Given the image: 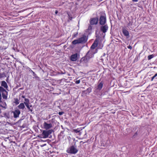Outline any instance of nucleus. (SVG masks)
<instances>
[{
  "mask_svg": "<svg viewBox=\"0 0 157 157\" xmlns=\"http://www.w3.org/2000/svg\"><path fill=\"white\" fill-rule=\"evenodd\" d=\"M87 40L86 36L84 35L82 37L77 40H75L72 41V43L73 44L75 45L78 44H84L85 43Z\"/></svg>",
  "mask_w": 157,
  "mask_h": 157,
  "instance_id": "f257e3e1",
  "label": "nucleus"
},
{
  "mask_svg": "<svg viewBox=\"0 0 157 157\" xmlns=\"http://www.w3.org/2000/svg\"><path fill=\"white\" fill-rule=\"evenodd\" d=\"M106 22V17L105 14L100 16L99 23L101 25H104Z\"/></svg>",
  "mask_w": 157,
  "mask_h": 157,
  "instance_id": "f03ea898",
  "label": "nucleus"
},
{
  "mask_svg": "<svg viewBox=\"0 0 157 157\" xmlns=\"http://www.w3.org/2000/svg\"><path fill=\"white\" fill-rule=\"evenodd\" d=\"M52 129L49 130L48 131L44 130L42 133V135L44 138H46L48 137L49 134L52 133L53 131Z\"/></svg>",
  "mask_w": 157,
  "mask_h": 157,
  "instance_id": "7ed1b4c3",
  "label": "nucleus"
},
{
  "mask_svg": "<svg viewBox=\"0 0 157 157\" xmlns=\"http://www.w3.org/2000/svg\"><path fill=\"white\" fill-rule=\"evenodd\" d=\"M78 151V150L74 146H72L71 147L68 152L71 154H75L77 153Z\"/></svg>",
  "mask_w": 157,
  "mask_h": 157,
  "instance_id": "20e7f679",
  "label": "nucleus"
},
{
  "mask_svg": "<svg viewBox=\"0 0 157 157\" xmlns=\"http://www.w3.org/2000/svg\"><path fill=\"white\" fill-rule=\"evenodd\" d=\"M98 17L92 18L90 19V23L91 25H96L98 21Z\"/></svg>",
  "mask_w": 157,
  "mask_h": 157,
  "instance_id": "39448f33",
  "label": "nucleus"
},
{
  "mask_svg": "<svg viewBox=\"0 0 157 157\" xmlns=\"http://www.w3.org/2000/svg\"><path fill=\"white\" fill-rule=\"evenodd\" d=\"M99 42V39L98 38H96L94 42L91 46L90 48L92 49H94L98 45Z\"/></svg>",
  "mask_w": 157,
  "mask_h": 157,
  "instance_id": "423d86ee",
  "label": "nucleus"
},
{
  "mask_svg": "<svg viewBox=\"0 0 157 157\" xmlns=\"http://www.w3.org/2000/svg\"><path fill=\"white\" fill-rule=\"evenodd\" d=\"M12 113L13 114V117L16 118L19 117V115L21 113L20 111L18 109H16L14 111H13Z\"/></svg>",
  "mask_w": 157,
  "mask_h": 157,
  "instance_id": "0eeeda50",
  "label": "nucleus"
},
{
  "mask_svg": "<svg viewBox=\"0 0 157 157\" xmlns=\"http://www.w3.org/2000/svg\"><path fill=\"white\" fill-rule=\"evenodd\" d=\"M43 126L44 128L46 130H48L51 128L52 126V124L51 123L48 124L47 122H44L43 124Z\"/></svg>",
  "mask_w": 157,
  "mask_h": 157,
  "instance_id": "6e6552de",
  "label": "nucleus"
},
{
  "mask_svg": "<svg viewBox=\"0 0 157 157\" xmlns=\"http://www.w3.org/2000/svg\"><path fill=\"white\" fill-rule=\"evenodd\" d=\"M122 30L124 35L127 38H128L129 37V33L128 30L124 27H123Z\"/></svg>",
  "mask_w": 157,
  "mask_h": 157,
  "instance_id": "1a4fd4ad",
  "label": "nucleus"
},
{
  "mask_svg": "<svg viewBox=\"0 0 157 157\" xmlns=\"http://www.w3.org/2000/svg\"><path fill=\"white\" fill-rule=\"evenodd\" d=\"M108 29V25H105L101 27L100 30L103 33H105L107 31Z\"/></svg>",
  "mask_w": 157,
  "mask_h": 157,
  "instance_id": "9d476101",
  "label": "nucleus"
},
{
  "mask_svg": "<svg viewBox=\"0 0 157 157\" xmlns=\"http://www.w3.org/2000/svg\"><path fill=\"white\" fill-rule=\"evenodd\" d=\"M3 117L6 119H9L11 118V115L10 112H7L4 113H3Z\"/></svg>",
  "mask_w": 157,
  "mask_h": 157,
  "instance_id": "9b49d317",
  "label": "nucleus"
},
{
  "mask_svg": "<svg viewBox=\"0 0 157 157\" xmlns=\"http://www.w3.org/2000/svg\"><path fill=\"white\" fill-rule=\"evenodd\" d=\"M78 54L75 53L71 56L70 59L72 61H75L78 59Z\"/></svg>",
  "mask_w": 157,
  "mask_h": 157,
  "instance_id": "f8f14e48",
  "label": "nucleus"
},
{
  "mask_svg": "<svg viewBox=\"0 0 157 157\" xmlns=\"http://www.w3.org/2000/svg\"><path fill=\"white\" fill-rule=\"evenodd\" d=\"M133 24V19L128 18V21L126 22V26L129 28L130 26L132 25Z\"/></svg>",
  "mask_w": 157,
  "mask_h": 157,
  "instance_id": "ddd939ff",
  "label": "nucleus"
},
{
  "mask_svg": "<svg viewBox=\"0 0 157 157\" xmlns=\"http://www.w3.org/2000/svg\"><path fill=\"white\" fill-rule=\"evenodd\" d=\"M0 106L5 109L7 107V105L5 101H2L0 99Z\"/></svg>",
  "mask_w": 157,
  "mask_h": 157,
  "instance_id": "4468645a",
  "label": "nucleus"
},
{
  "mask_svg": "<svg viewBox=\"0 0 157 157\" xmlns=\"http://www.w3.org/2000/svg\"><path fill=\"white\" fill-rule=\"evenodd\" d=\"M103 82L102 81L97 86V90H100L102 88L103 85Z\"/></svg>",
  "mask_w": 157,
  "mask_h": 157,
  "instance_id": "2eb2a0df",
  "label": "nucleus"
},
{
  "mask_svg": "<svg viewBox=\"0 0 157 157\" xmlns=\"http://www.w3.org/2000/svg\"><path fill=\"white\" fill-rule=\"evenodd\" d=\"M1 86L6 89L8 87L7 83L4 81H2Z\"/></svg>",
  "mask_w": 157,
  "mask_h": 157,
  "instance_id": "dca6fc26",
  "label": "nucleus"
},
{
  "mask_svg": "<svg viewBox=\"0 0 157 157\" xmlns=\"http://www.w3.org/2000/svg\"><path fill=\"white\" fill-rule=\"evenodd\" d=\"M1 92L2 93V92H7L2 87V86H0V99H1Z\"/></svg>",
  "mask_w": 157,
  "mask_h": 157,
  "instance_id": "f3484780",
  "label": "nucleus"
},
{
  "mask_svg": "<svg viewBox=\"0 0 157 157\" xmlns=\"http://www.w3.org/2000/svg\"><path fill=\"white\" fill-rule=\"evenodd\" d=\"M18 109H23L25 108V106L24 103H21L18 106Z\"/></svg>",
  "mask_w": 157,
  "mask_h": 157,
  "instance_id": "a211bd4d",
  "label": "nucleus"
},
{
  "mask_svg": "<svg viewBox=\"0 0 157 157\" xmlns=\"http://www.w3.org/2000/svg\"><path fill=\"white\" fill-rule=\"evenodd\" d=\"M14 101L13 103H15L16 105H17L19 103V100L17 98H14Z\"/></svg>",
  "mask_w": 157,
  "mask_h": 157,
  "instance_id": "6ab92c4d",
  "label": "nucleus"
},
{
  "mask_svg": "<svg viewBox=\"0 0 157 157\" xmlns=\"http://www.w3.org/2000/svg\"><path fill=\"white\" fill-rule=\"evenodd\" d=\"M92 90V89L91 87H89L86 90H84V92H86L89 94L91 91Z\"/></svg>",
  "mask_w": 157,
  "mask_h": 157,
  "instance_id": "aec40b11",
  "label": "nucleus"
},
{
  "mask_svg": "<svg viewBox=\"0 0 157 157\" xmlns=\"http://www.w3.org/2000/svg\"><path fill=\"white\" fill-rule=\"evenodd\" d=\"M25 101L24 102V104H25V105L27 104L28 105L29 104V101L28 99L25 98L24 99Z\"/></svg>",
  "mask_w": 157,
  "mask_h": 157,
  "instance_id": "412c9836",
  "label": "nucleus"
},
{
  "mask_svg": "<svg viewBox=\"0 0 157 157\" xmlns=\"http://www.w3.org/2000/svg\"><path fill=\"white\" fill-rule=\"evenodd\" d=\"M157 79V73L155 74L151 78V81H153L154 78Z\"/></svg>",
  "mask_w": 157,
  "mask_h": 157,
  "instance_id": "4be33fe9",
  "label": "nucleus"
},
{
  "mask_svg": "<svg viewBox=\"0 0 157 157\" xmlns=\"http://www.w3.org/2000/svg\"><path fill=\"white\" fill-rule=\"evenodd\" d=\"M154 56L153 55H151L148 56L147 57L148 59L149 60L154 57Z\"/></svg>",
  "mask_w": 157,
  "mask_h": 157,
  "instance_id": "5701e85b",
  "label": "nucleus"
},
{
  "mask_svg": "<svg viewBox=\"0 0 157 157\" xmlns=\"http://www.w3.org/2000/svg\"><path fill=\"white\" fill-rule=\"evenodd\" d=\"M25 106H26V107L28 108V109L29 110V111H30V112H32L33 109H31L30 108V107H29V104L28 105H27V104H26V105H25Z\"/></svg>",
  "mask_w": 157,
  "mask_h": 157,
  "instance_id": "b1692460",
  "label": "nucleus"
},
{
  "mask_svg": "<svg viewBox=\"0 0 157 157\" xmlns=\"http://www.w3.org/2000/svg\"><path fill=\"white\" fill-rule=\"evenodd\" d=\"M73 131L74 132L76 133H78L80 132V130H79V128H77V129H74L73 130Z\"/></svg>",
  "mask_w": 157,
  "mask_h": 157,
  "instance_id": "393cba45",
  "label": "nucleus"
},
{
  "mask_svg": "<svg viewBox=\"0 0 157 157\" xmlns=\"http://www.w3.org/2000/svg\"><path fill=\"white\" fill-rule=\"evenodd\" d=\"M78 34V33L77 32L76 33H74L72 36V38H75L77 36V35Z\"/></svg>",
  "mask_w": 157,
  "mask_h": 157,
  "instance_id": "a878e982",
  "label": "nucleus"
},
{
  "mask_svg": "<svg viewBox=\"0 0 157 157\" xmlns=\"http://www.w3.org/2000/svg\"><path fill=\"white\" fill-rule=\"evenodd\" d=\"M2 97L3 98L6 99L7 98V96L4 94V92L2 93Z\"/></svg>",
  "mask_w": 157,
  "mask_h": 157,
  "instance_id": "bb28decb",
  "label": "nucleus"
},
{
  "mask_svg": "<svg viewBox=\"0 0 157 157\" xmlns=\"http://www.w3.org/2000/svg\"><path fill=\"white\" fill-rule=\"evenodd\" d=\"M80 80H77L75 81V83L76 84H79L80 83Z\"/></svg>",
  "mask_w": 157,
  "mask_h": 157,
  "instance_id": "cd10ccee",
  "label": "nucleus"
},
{
  "mask_svg": "<svg viewBox=\"0 0 157 157\" xmlns=\"http://www.w3.org/2000/svg\"><path fill=\"white\" fill-rule=\"evenodd\" d=\"M127 48L128 49H130L131 50L132 49V47L130 45L128 46H127Z\"/></svg>",
  "mask_w": 157,
  "mask_h": 157,
  "instance_id": "c85d7f7f",
  "label": "nucleus"
},
{
  "mask_svg": "<svg viewBox=\"0 0 157 157\" xmlns=\"http://www.w3.org/2000/svg\"><path fill=\"white\" fill-rule=\"evenodd\" d=\"M64 113V112H59V114L60 115H62Z\"/></svg>",
  "mask_w": 157,
  "mask_h": 157,
  "instance_id": "c756f323",
  "label": "nucleus"
},
{
  "mask_svg": "<svg viewBox=\"0 0 157 157\" xmlns=\"http://www.w3.org/2000/svg\"><path fill=\"white\" fill-rule=\"evenodd\" d=\"M88 29L89 30H91L92 29V27L91 25H90L88 26Z\"/></svg>",
  "mask_w": 157,
  "mask_h": 157,
  "instance_id": "7c9ffc66",
  "label": "nucleus"
},
{
  "mask_svg": "<svg viewBox=\"0 0 157 157\" xmlns=\"http://www.w3.org/2000/svg\"><path fill=\"white\" fill-rule=\"evenodd\" d=\"M68 14V16L69 17V19L70 20H71L72 19V17H70V15L69 14Z\"/></svg>",
  "mask_w": 157,
  "mask_h": 157,
  "instance_id": "2f4dec72",
  "label": "nucleus"
},
{
  "mask_svg": "<svg viewBox=\"0 0 157 157\" xmlns=\"http://www.w3.org/2000/svg\"><path fill=\"white\" fill-rule=\"evenodd\" d=\"M31 71L32 72L33 76H35L36 75V74L32 70H31Z\"/></svg>",
  "mask_w": 157,
  "mask_h": 157,
  "instance_id": "473e14b6",
  "label": "nucleus"
},
{
  "mask_svg": "<svg viewBox=\"0 0 157 157\" xmlns=\"http://www.w3.org/2000/svg\"><path fill=\"white\" fill-rule=\"evenodd\" d=\"M2 145L3 147H4L6 149V146H4L3 144L2 143Z\"/></svg>",
  "mask_w": 157,
  "mask_h": 157,
  "instance_id": "72a5a7b5",
  "label": "nucleus"
},
{
  "mask_svg": "<svg viewBox=\"0 0 157 157\" xmlns=\"http://www.w3.org/2000/svg\"><path fill=\"white\" fill-rule=\"evenodd\" d=\"M132 1L133 2H137L138 1V0H132Z\"/></svg>",
  "mask_w": 157,
  "mask_h": 157,
  "instance_id": "f704fd0d",
  "label": "nucleus"
},
{
  "mask_svg": "<svg viewBox=\"0 0 157 157\" xmlns=\"http://www.w3.org/2000/svg\"><path fill=\"white\" fill-rule=\"evenodd\" d=\"M58 13V11L57 10H56V11H55V13L56 14H57Z\"/></svg>",
  "mask_w": 157,
  "mask_h": 157,
  "instance_id": "c9c22d12",
  "label": "nucleus"
},
{
  "mask_svg": "<svg viewBox=\"0 0 157 157\" xmlns=\"http://www.w3.org/2000/svg\"><path fill=\"white\" fill-rule=\"evenodd\" d=\"M22 98H25V96H24V95H22Z\"/></svg>",
  "mask_w": 157,
  "mask_h": 157,
  "instance_id": "e433bc0d",
  "label": "nucleus"
},
{
  "mask_svg": "<svg viewBox=\"0 0 157 157\" xmlns=\"http://www.w3.org/2000/svg\"><path fill=\"white\" fill-rule=\"evenodd\" d=\"M29 106L30 107H31L32 106V105H29Z\"/></svg>",
  "mask_w": 157,
  "mask_h": 157,
  "instance_id": "4c0bfd02",
  "label": "nucleus"
},
{
  "mask_svg": "<svg viewBox=\"0 0 157 157\" xmlns=\"http://www.w3.org/2000/svg\"><path fill=\"white\" fill-rule=\"evenodd\" d=\"M1 113V109L0 108V113Z\"/></svg>",
  "mask_w": 157,
  "mask_h": 157,
  "instance_id": "58836bf2",
  "label": "nucleus"
},
{
  "mask_svg": "<svg viewBox=\"0 0 157 157\" xmlns=\"http://www.w3.org/2000/svg\"><path fill=\"white\" fill-rule=\"evenodd\" d=\"M100 0L101 1H102L103 0Z\"/></svg>",
  "mask_w": 157,
  "mask_h": 157,
  "instance_id": "ea45409f",
  "label": "nucleus"
},
{
  "mask_svg": "<svg viewBox=\"0 0 157 157\" xmlns=\"http://www.w3.org/2000/svg\"><path fill=\"white\" fill-rule=\"evenodd\" d=\"M90 52V51H89V52H88V53H89Z\"/></svg>",
  "mask_w": 157,
  "mask_h": 157,
  "instance_id": "a19ab883",
  "label": "nucleus"
},
{
  "mask_svg": "<svg viewBox=\"0 0 157 157\" xmlns=\"http://www.w3.org/2000/svg\"><path fill=\"white\" fill-rule=\"evenodd\" d=\"M0 33H1V32H0ZM0 34H1V33H0Z\"/></svg>",
  "mask_w": 157,
  "mask_h": 157,
  "instance_id": "79ce46f5",
  "label": "nucleus"
},
{
  "mask_svg": "<svg viewBox=\"0 0 157 157\" xmlns=\"http://www.w3.org/2000/svg\"><path fill=\"white\" fill-rule=\"evenodd\" d=\"M0 33H1V32H0ZM0 34H1V33H0Z\"/></svg>",
  "mask_w": 157,
  "mask_h": 157,
  "instance_id": "37998d69",
  "label": "nucleus"
}]
</instances>
